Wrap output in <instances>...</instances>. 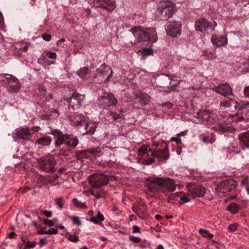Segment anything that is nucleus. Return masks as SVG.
Instances as JSON below:
<instances>
[{
    "mask_svg": "<svg viewBox=\"0 0 249 249\" xmlns=\"http://www.w3.org/2000/svg\"><path fill=\"white\" fill-rule=\"evenodd\" d=\"M145 185L151 192H161L167 196L169 193L176 190V185L174 180L168 178L156 177L149 178L145 181Z\"/></svg>",
    "mask_w": 249,
    "mask_h": 249,
    "instance_id": "1",
    "label": "nucleus"
},
{
    "mask_svg": "<svg viewBox=\"0 0 249 249\" xmlns=\"http://www.w3.org/2000/svg\"><path fill=\"white\" fill-rule=\"evenodd\" d=\"M51 133L56 138L55 145L56 147L65 144L69 148H74L78 144V138L72 135L63 134L58 129L52 130Z\"/></svg>",
    "mask_w": 249,
    "mask_h": 249,
    "instance_id": "2",
    "label": "nucleus"
},
{
    "mask_svg": "<svg viewBox=\"0 0 249 249\" xmlns=\"http://www.w3.org/2000/svg\"><path fill=\"white\" fill-rule=\"evenodd\" d=\"M174 9L172 3L162 1L158 6L156 15L160 20H167L172 17Z\"/></svg>",
    "mask_w": 249,
    "mask_h": 249,
    "instance_id": "3",
    "label": "nucleus"
},
{
    "mask_svg": "<svg viewBox=\"0 0 249 249\" xmlns=\"http://www.w3.org/2000/svg\"><path fill=\"white\" fill-rule=\"evenodd\" d=\"M39 168L46 173H53L55 171L56 161L54 157L49 155L41 158L38 160Z\"/></svg>",
    "mask_w": 249,
    "mask_h": 249,
    "instance_id": "4",
    "label": "nucleus"
},
{
    "mask_svg": "<svg viewBox=\"0 0 249 249\" xmlns=\"http://www.w3.org/2000/svg\"><path fill=\"white\" fill-rule=\"evenodd\" d=\"M130 32L139 42L147 41L148 38L145 36L147 34L149 33L153 35L154 36H155V29L153 28H144L140 26H138L132 28Z\"/></svg>",
    "mask_w": 249,
    "mask_h": 249,
    "instance_id": "5",
    "label": "nucleus"
},
{
    "mask_svg": "<svg viewBox=\"0 0 249 249\" xmlns=\"http://www.w3.org/2000/svg\"><path fill=\"white\" fill-rule=\"evenodd\" d=\"M100 105L103 108H107L111 106H116L118 103L117 99L111 92H104L99 99Z\"/></svg>",
    "mask_w": 249,
    "mask_h": 249,
    "instance_id": "6",
    "label": "nucleus"
},
{
    "mask_svg": "<svg viewBox=\"0 0 249 249\" xmlns=\"http://www.w3.org/2000/svg\"><path fill=\"white\" fill-rule=\"evenodd\" d=\"M84 99L85 95L74 92L71 97L66 98L65 101L68 104L69 109L74 110L80 108Z\"/></svg>",
    "mask_w": 249,
    "mask_h": 249,
    "instance_id": "7",
    "label": "nucleus"
},
{
    "mask_svg": "<svg viewBox=\"0 0 249 249\" xmlns=\"http://www.w3.org/2000/svg\"><path fill=\"white\" fill-rule=\"evenodd\" d=\"M108 181V177L104 174H93L89 178V182L91 185L95 188L106 185Z\"/></svg>",
    "mask_w": 249,
    "mask_h": 249,
    "instance_id": "8",
    "label": "nucleus"
},
{
    "mask_svg": "<svg viewBox=\"0 0 249 249\" xmlns=\"http://www.w3.org/2000/svg\"><path fill=\"white\" fill-rule=\"evenodd\" d=\"M160 147H156L152 149L149 148L151 151V155L156 158H161L166 160L169 158V152L168 146L166 143L160 144Z\"/></svg>",
    "mask_w": 249,
    "mask_h": 249,
    "instance_id": "9",
    "label": "nucleus"
},
{
    "mask_svg": "<svg viewBox=\"0 0 249 249\" xmlns=\"http://www.w3.org/2000/svg\"><path fill=\"white\" fill-rule=\"evenodd\" d=\"M195 26L196 31L203 32L209 28L213 30L217 23L215 21L210 22L206 18H200L196 21Z\"/></svg>",
    "mask_w": 249,
    "mask_h": 249,
    "instance_id": "10",
    "label": "nucleus"
},
{
    "mask_svg": "<svg viewBox=\"0 0 249 249\" xmlns=\"http://www.w3.org/2000/svg\"><path fill=\"white\" fill-rule=\"evenodd\" d=\"M166 32L170 36L177 37L181 34V24L177 21L168 22L167 23Z\"/></svg>",
    "mask_w": 249,
    "mask_h": 249,
    "instance_id": "11",
    "label": "nucleus"
},
{
    "mask_svg": "<svg viewBox=\"0 0 249 249\" xmlns=\"http://www.w3.org/2000/svg\"><path fill=\"white\" fill-rule=\"evenodd\" d=\"M35 97L38 100L47 102L53 98V95L47 92L45 87L42 85H39L35 91Z\"/></svg>",
    "mask_w": 249,
    "mask_h": 249,
    "instance_id": "12",
    "label": "nucleus"
},
{
    "mask_svg": "<svg viewBox=\"0 0 249 249\" xmlns=\"http://www.w3.org/2000/svg\"><path fill=\"white\" fill-rule=\"evenodd\" d=\"M96 77H101L103 81L107 82L109 80L112 76V71L108 66L102 64L100 67L96 70Z\"/></svg>",
    "mask_w": 249,
    "mask_h": 249,
    "instance_id": "13",
    "label": "nucleus"
},
{
    "mask_svg": "<svg viewBox=\"0 0 249 249\" xmlns=\"http://www.w3.org/2000/svg\"><path fill=\"white\" fill-rule=\"evenodd\" d=\"M237 186V182L232 179L224 180L218 187V191L225 194L234 190Z\"/></svg>",
    "mask_w": 249,
    "mask_h": 249,
    "instance_id": "14",
    "label": "nucleus"
},
{
    "mask_svg": "<svg viewBox=\"0 0 249 249\" xmlns=\"http://www.w3.org/2000/svg\"><path fill=\"white\" fill-rule=\"evenodd\" d=\"M94 4L96 7H100L112 12L116 7L115 0H95Z\"/></svg>",
    "mask_w": 249,
    "mask_h": 249,
    "instance_id": "15",
    "label": "nucleus"
},
{
    "mask_svg": "<svg viewBox=\"0 0 249 249\" xmlns=\"http://www.w3.org/2000/svg\"><path fill=\"white\" fill-rule=\"evenodd\" d=\"M132 210L141 218L145 219L147 218V208L144 203H140L138 205L134 204L132 207Z\"/></svg>",
    "mask_w": 249,
    "mask_h": 249,
    "instance_id": "16",
    "label": "nucleus"
},
{
    "mask_svg": "<svg viewBox=\"0 0 249 249\" xmlns=\"http://www.w3.org/2000/svg\"><path fill=\"white\" fill-rule=\"evenodd\" d=\"M213 90L224 96L232 95V89L231 86L227 84H221L217 87H214Z\"/></svg>",
    "mask_w": 249,
    "mask_h": 249,
    "instance_id": "17",
    "label": "nucleus"
},
{
    "mask_svg": "<svg viewBox=\"0 0 249 249\" xmlns=\"http://www.w3.org/2000/svg\"><path fill=\"white\" fill-rule=\"evenodd\" d=\"M188 190L194 197H202L205 194V189L201 186L193 185L189 188Z\"/></svg>",
    "mask_w": 249,
    "mask_h": 249,
    "instance_id": "18",
    "label": "nucleus"
},
{
    "mask_svg": "<svg viewBox=\"0 0 249 249\" xmlns=\"http://www.w3.org/2000/svg\"><path fill=\"white\" fill-rule=\"evenodd\" d=\"M211 40L212 43L217 47L225 46L228 43L227 36H224L213 35Z\"/></svg>",
    "mask_w": 249,
    "mask_h": 249,
    "instance_id": "19",
    "label": "nucleus"
},
{
    "mask_svg": "<svg viewBox=\"0 0 249 249\" xmlns=\"http://www.w3.org/2000/svg\"><path fill=\"white\" fill-rule=\"evenodd\" d=\"M198 117L201 118L204 123L210 125L213 123L214 118L211 116V113L208 111H200L197 113Z\"/></svg>",
    "mask_w": 249,
    "mask_h": 249,
    "instance_id": "20",
    "label": "nucleus"
},
{
    "mask_svg": "<svg viewBox=\"0 0 249 249\" xmlns=\"http://www.w3.org/2000/svg\"><path fill=\"white\" fill-rule=\"evenodd\" d=\"M85 117L82 114H75L70 118L71 124L72 125L81 126L86 124Z\"/></svg>",
    "mask_w": 249,
    "mask_h": 249,
    "instance_id": "21",
    "label": "nucleus"
},
{
    "mask_svg": "<svg viewBox=\"0 0 249 249\" xmlns=\"http://www.w3.org/2000/svg\"><path fill=\"white\" fill-rule=\"evenodd\" d=\"M33 133L29 127L22 128L17 132L18 138L28 140L32 137Z\"/></svg>",
    "mask_w": 249,
    "mask_h": 249,
    "instance_id": "22",
    "label": "nucleus"
},
{
    "mask_svg": "<svg viewBox=\"0 0 249 249\" xmlns=\"http://www.w3.org/2000/svg\"><path fill=\"white\" fill-rule=\"evenodd\" d=\"M8 85V90L10 92H18L21 87V84L18 79H17V81L11 82Z\"/></svg>",
    "mask_w": 249,
    "mask_h": 249,
    "instance_id": "23",
    "label": "nucleus"
},
{
    "mask_svg": "<svg viewBox=\"0 0 249 249\" xmlns=\"http://www.w3.org/2000/svg\"><path fill=\"white\" fill-rule=\"evenodd\" d=\"M239 139L243 145L249 147V131L239 134Z\"/></svg>",
    "mask_w": 249,
    "mask_h": 249,
    "instance_id": "24",
    "label": "nucleus"
},
{
    "mask_svg": "<svg viewBox=\"0 0 249 249\" xmlns=\"http://www.w3.org/2000/svg\"><path fill=\"white\" fill-rule=\"evenodd\" d=\"M175 197H178L180 198L179 203L181 205L185 203L188 202L190 201V199L187 196L183 195L180 192L172 194L170 196L171 198H173Z\"/></svg>",
    "mask_w": 249,
    "mask_h": 249,
    "instance_id": "25",
    "label": "nucleus"
},
{
    "mask_svg": "<svg viewBox=\"0 0 249 249\" xmlns=\"http://www.w3.org/2000/svg\"><path fill=\"white\" fill-rule=\"evenodd\" d=\"M139 102L142 106L147 105L150 101V96L146 94H141L139 97Z\"/></svg>",
    "mask_w": 249,
    "mask_h": 249,
    "instance_id": "26",
    "label": "nucleus"
},
{
    "mask_svg": "<svg viewBox=\"0 0 249 249\" xmlns=\"http://www.w3.org/2000/svg\"><path fill=\"white\" fill-rule=\"evenodd\" d=\"M150 148L145 146H142L139 148L138 150V155L139 157H144L149 156V153L151 154V151L149 150Z\"/></svg>",
    "mask_w": 249,
    "mask_h": 249,
    "instance_id": "27",
    "label": "nucleus"
},
{
    "mask_svg": "<svg viewBox=\"0 0 249 249\" xmlns=\"http://www.w3.org/2000/svg\"><path fill=\"white\" fill-rule=\"evenodd\" d=\"M240 209L239 206L235 203H231L227 207V210L232 214L237 213Z\"/></svg>",
    "mask_w": 249,
    "mask_h": 249,
    "instance_id": "28",
    "label": "nucleus"
},
{
    "mask_svg": "<svg viewBox=\"0 0 249 249\" xmlns=\"http://www.w3.org/2000/svg\"><path fill=\"white\" fill-rule=\"evenodd\" d=\"M235 108L239 110L249 109V102L243 101L240 102H236Z\"/></svg>",
    "mask_w": 249,
    "mask_h": 249,
    "instance_id": "29",
    "label": "nucleus"
},
{
    "mask_svg": "<svg viewBox=\"0 0 249 249\" xmlns=\"http://www.w3.org/2000/svg\"><path fill=\"white\" fill-rule=\"evenodd\" d=\"M52 142V139L49 137H43L36 141V143L43 146L49 145Z\"/></svg>",
    "mask_w": 249,
    "mask_h": 249,
    "instance_id": "30",
    "label": "nucleus"
},
{
    "mask_svg": "<svg viewBox=\"0 0 249 249\" xmlns=\"http://www.w3.org/2000/svg\"><path fill=\"white\" fill-rule=\"evenodd\" d=\"M85 130H86V133L92 135L96 128V125L94 124L91 123H86L85 124Z\"/></svg>",
    "mask_w": 249,
    "mask_h": 249,
    "instance_id": "31",
    "label": "nucleus"
},
{
    "mask_svg": "<svg viewBox=\"0 0 249 249\" xmlns=\"http://www.w3.org/2000/svg\"><path fill=\"white\" fill-rule=\"evenodd\" d=\"M76 157L78 160L87 159L89 157L88 150L84 151H78L76 153Z\"/></svg>",
    "mask_w": 249,
    "mask_h": 249,
    "instance_id": "32",
    "label": "nucleus"
},
{
    "mask_svg": "<svg viewBox=\"0 0 249 249\" xmlns=\"http://www.w3.org/2000/svg\"><path fill=\"white\" fill-rule=\"evenodd\" d=\"M200 86L196 87H190L187 89V93L191 97H194L196 94V91L200 89Z\"/></svg>",
    "mask_w": 249,
    "mask_h": 249,
    "instance_id": "33",
    "label": "nucleus"
},
{
    "mask_svg": "<svg viewBox=\"0 0 249 249\" xmlns=\"http://www.w3.org/2000/svg\"><path fill=\"white\" fill-rule=\"evenodd\" d=\"M104 217L103 215L99 212L96 216H92L91 218V221L94 223H98L99 221H102L104 220Z\"/></svg>",
    "mask_w": 249,
    "mask_h": 249,
    "instance_id": "34",
    "label": "nucleus"
},
{
    "mask_svg": "<svg viewBox=\"0 0 249 249\" xmlns=\"http://www.w3.org/2000/svg\"><path fill=\"white\" fill-rule=\"evenodd\" d=\"M138 53H141L143 56L152 55L153 53V51L152 49L145 48L141 50L138 51Z\"/></svg>",
    "mask_w": 249,
    "mask_h": 249,
    "instance_id": "35",
    "label": "nucleus"
},
{
    "mask_svg": "<svg viewBox=\"0 0 249 249\" xmlns=\"http://www.w3.org/2000/svg\"><path fill=\"white\" fill-rule=\"evenodd\" d=\"M19 44H18V42H16L13 44V53L18 56H21L22 53L19 49Z\"/></svg>",
    "mask_w": 249,
    "mask_h": 249,
    "instance_id": "36",
    "label": "nucleus"
},
{
    "mask_svg": "<svg viewBox=\"0 0 249 249\" xmlns=\"http://www.w3.org/2000/svg\"><path fill=\"white\" fill-rule=\"evenodd\" d=\"M18 44H19V49L21 53L23 52H26L27 51L30 43L28 42H18Z\"/></svg>",
    "mask_w": 249,
    "mask_h": 249,
    "instance_id": "37",
    "label": "nucleus"
},
{
    "mask_svg": "<svg viewBox=\"0 0 249 249\" xmlns=\"http://www.w3.org/2000/svg\"><path fill=\"white\" fill-rule=\"evenodd\" d=\"M72 203L74 206L78 208L86 209L87 207L85 203H83L81 201H79L77 198H73Z\"/></svg>",
    "mask_w": 249,
    "mask_h": 249,
    "instance_id": "38",
    "label": "nucleus"
},
{
    "mask_svg": "<svg viewBox=\"0 0 249 249\" xmlns=\"http://www.w3.org/2000/svg\"><path fill=\"white\" fill-rule=\"evenodd\" d=\"M199 233L204 237L208 238V239H211L213 237V234L210 233L208 230L201 229L199 230Z\"/></svg>",
    "mask_w": 249,
    "mask_h": 249,
    "instance_id": "39",
    "label": "nucleus"
},
{
    "mask_svg": "<svg viewBox=\"0 0 249 249\" xmlns=\"http://www.w3.org/2000/svg\"><path fill=\"white\" fill-rule=\"evenodd\" d=\"M89 68L88 67H84L81 68L77 72L78 75L82 79H84L86 75L89 73Z\"/></svg>",
    "mask_w": 249,
    "mask_h": 249,
    "instance_id": "40",
    "label": "nucleus"
},
{
    "mask_svg": "<svg viewBox=\"0 0 249 249\" xmlns=\"http://www.w3.org/2000/svg\"><path fill=\"white\" fill-rule=\"evenodd\" d=\"M3 77L6 79V80L8 82V85L11 82H14L15 81H17V78L15 76L9 74H4Z\"/></svg>",
    "mask_w": 249,
    "mask_h": 249,
    "instance_id": "41",
    "label": "nucleus"
},
{
    "mask_svg": "<svg viewBox=\"0 0 249 249\" xmlns=\"http://www.w3.org/2000/svg\"><path fill=\"white\" fill-rule=\"evenodd\" d=\"M108 116H111L112 118V119L115 121L121 119L123 118L124 116L122 113L118 114L114 112H110L108 113Z\"/></svg>",
    "mask_w": 249,
    "mask_h": 249,
    "instance_id": "42",
    "label": "nucleus"
},
{
    "mask_svg": "<svg viewBox=\"0 0 249 249\" xmlns=\"http://www.w3.org/2000/svg\"><path fill=\"white\" fill-rule=\"evenodd\" d=\"M102 149L99 147L93 148L92 149L88 150L89 154H91L93 156H96L98 154L100 153Z\"/></svg>",
    "mask_w": 249,
    "mask_h": 249,
    "instance_id": "43",
    "label": "nucleus"
},
{
    "mask_svg": "<svg viewBox=\"0 0 249 249\" xmlns=\"http://www.w3.org/2000/svg\"><path fill=\"white\" fill-rule=\"evenodd\" d=\"M147 38H148L147 41H150L151 42H155L157 41L158 36L155 31V36H153L151 34H147L145 35Z\"/></svg>",
    "mask_w": 249,
    "mask_h": 249,
    "instance_id": "44",
    "label": "nucleus"
},
{
    "mask_svg": "<svg viewBox=\"0 0 249 249\" xmlns=\"http://www.w3.org/2000/svg\"><path fill=\"white\" fill-rule=\"evenodd\" d=\"M90 193L94 196L97 199L100 198L102 197L103 194L102 193V191L101 190H99L98 191H96L94 189H91L89 191Z\"/></svg>",
    "mask_w": 249,
    "mask_h": 249,
    "instance_id": "45",
    "label": "nucleus"
},
{
    "mask_svg": "<svg viewBox=\"0 0 249 249\" xmlns=\"http://www.w3.org/2000/svg\"><path fill=\"white\" fill-rule=\"evenodd\" d=\"M55 202L56 205L57 206L58 208L60 210H61L64 206V202L63 199L62 197H60L59 198H57L55 199Z\"/></svg>",
    "mask_w": 249,
    "mask_h": 249,
    "instance_id": "46",
    "label": "nucleus"
},
{
    "mask_svg": "<svg viewBox=\"0 0 249 249\" xmlns=\"http://www.w3.org/2000/svg\"><path fill=\"white\" fill-rule=\"evenodd\" d=\"M47 183V180L46 179L42 177V176H39L37 179V184L38 185V186H42L44 185H45Z\"/></svg>",
    "mask_w": 249,
    "mask_h": 249,
    "instance_id": "47",
    "label": "nucleus"
},
{
    "mask_svg": "<svg viewBox=\"0 0 249 249\" xmlns=\"http://www.w3.org/2000/svg\"><path fill=\"white\" fill-rule=\"evenodd\" d=\"M221 107H228L231 106V100H223L220 103Z\"/></svg>",
    "mask_w": 249,
    "mask_h": 249,
    "instance_id": "48",
    "label": "nucleus"
},
{
    "mask_svg": "<svg viewBox=\"0 0 249 249\" xmlns=\"http://www.w3.org/2000/svg\"><path fill=\"white\" fill-rule=\"evenodd\" d=\"M238 224L237 223H234L231 224L228 227V230L230 232H233L236 231Z\"/></svg>",
    "mask_w": 249,
    "mask_h": 249,
    "instance_id": "49",
    "label": "nucleus"
},
{
    "mask_svg": "<svg viewBox=\"0 0 249 249\" xmlns=\"http://www.w3.org/2000/svg\"><path fill=\"white\" fill-rule=\"evenodd\" d=\"M160 106L162 107H166L169 109H171L173 107V104L171 102L168 101L166 103H164L161 104Z\"/></svg>",
    "mask_w": 249,
    "mask_h": 249,
    "instance_id": "50",
    "label": "nucleus"
},
{
    "mask_svg": "<svg viewBox=\"0 0 249 249\" xmlns=\"http://www.w3.org/2000/svg\"><path fill=\"white\" fill-rule=\"evenodd\" d=\"M243 116L242 115V114H236L232 117V120L235 121H241L243 120Z\"/></svg>",
    "mask_w": 249,
    "mask_h": 249,
    "instance_id": "51",
    "label": "nucleus"
},
{
    "mask_svg": "<svg viewBox=\"0 0 249 249\" xmlns=\"http://www.w3.org/2000/svg\"><path fill=\"white\" fill-rule=\"evenodd\" d=\"M71 220L74 224H76L77 226H80L81 225V221L78 217L73 216L71 217Z\"/></svg>",
    "mask_w": 249,
    "mask_h": 249,
    "instance_id": "52",
    "label": "nucleus"
},
{
    "mask_svg": "<svg viewBox=\"0 0 249 249\" xmlns=\"http://www.w3.org/2000/svg\"><path fill=\"white\" fill-rule=\"evenodd\" d=\"M243 70L246 71H249V59L243 63Z\"/></svg>",
    "mask_w": 249,
    "mask_h": 249,
    "instance_id": "53",
    "label": "nucleus"
},
{
    "mask_svg": "<svg viewBox=\"0 0 249 249\" xmlns=\"http://www.w3.org/2000/svg\"><path fill=\"white\" fill-rule=\"evenodd\" d=\"M47 234H54L58 233V230L57 229L51 228L48 231H46Z\"/></svg>",
    "mask_w": 249,
    "mask_h": 249,
    "instance_id": "54",
    "label": "nucleus"
},
{
    "mask_svg": "<svg viewBox=\"0 0 249 249\" xmlns=\"http://www.w3.org/2000/svg\"><path fill=\"white\" fill-rule=\"evenodd\" d=\"M69 240L72 242H77L78 241V237L74 235H71L69 237Z\"/></svg>",
    "mask_w": 249,
    "mask_h": 249,
    "instance_id": "55",
    "label": "nucleus"
},
{
    "mask_svg": "<svg viewBox=\"0 0 249 249\" xmlns=\"http://www.w3.org/2000/svg\"><path fill=\"white\" fill-rule=\"evenodd\" d=\"M155 161V160L152 158H150L147 159V160H144L142 162V163L146 165H150L154 163Z\"/></svg>",
    "mask_w": 249,
    "mask_h": 249,
    "instance_id": "56",
    "label": "nucleus"
},
{
    "mask_svg": "<svg viewBox=\"0 0 249 249\" xmlns=\"http://www.w3.org/2000/svg\"><path fill=\"white\" fill-rule=\"evenodd\" d=\"M42 37L44 40L49 41L51 39L52 36L50 34L44 33L42 35Z\"/></svg>",
    "mask_w": 249,
    "mask_h": 249,
    "instance_id": "57",
    "label": "nucleus"
},
{
    "mask_svg": "<svg viewBox=\"0 0 249 249\" xmlns=\"http://www.w3.org/2000/svg\"><path fill=\"white\" fill-rule=\"evenodd\" d=\"M129 239L130 241L134 243H139L141 241V239L139 237H135L131 235L129 236Z\"/></svg>",
    "mask_w": 249,
    "mask_h": 249,
    "instance_id": "58",
    "label": "nucleus"
},
{
    "mask_svg": "<svg viewBox=\"0 0 249 249\" xmlns=\"http://www.w3.org/2000/svg\"><path fill=\"white\" fill-rule=\"evenodd\" d=\"M31 190V188L28 187H21L18 189V192L19 193H24Z\"/></svg>",
    "mask_w": 249,
    "mask_h": 249,
    "instance_id": "59",
    "label": "nucleus"
},
{
    "mask_svg": "<svg viewBox=\"0 0 249 249\" xmlns=\"http://www.w3.org/2000/svg\"><path fill=\"white\" fill-rule=\"evenodd\" d=\"M47 56L51 59H55L56 57V54L55 53L49 52L47 53Z\"/></svg>",
    "mask_w": 249,
    "mask_h": 249,
    "instance_id": "60",
    "label": "nucleus"
},
{
    "mask_svg": "<svg viewBox=\"0 0 249 249\" xmlns=\"http://www.w3.org/2000/svg\"><path fill=\"white\" fill-rule=\"evenodd\" d=\"M4 19L2 13L0 12V29L4 28Z\"/></svg>",
    "mask_w": 249,
    "mask_h": 249,
    "instance_id": "61",
    "label": "nucleus"
},
{
    "mask_svg": "<svg viewBox=\"0 0 249 249\" xmlns=\"http://www.w3.org/2000/svg\"><path fill=\"white\" fill-rule=\"evenodd\" d=\"M44 223L46 225H48L49 226H53L54 225L53 222L52 220L48 219L44 220Z\"/></svg>",
    "mask_w": 249,
    "mask_h": 249,
    "instance_id": "62",
    "label": "nucleus"
},
{
    "mask_svg": "<svg viewBox=\"0 0 249 249\" xmlns=\"http://www.w3.org/2000/svg\"><path fill=\"white\" fill-rule=\"evenodd\" d=\"M42 213L47 217H51L52 216V212L50 211L44 210Z\"/></svg>",
    "mask_w": 249,
    "mask_h": 249,
    "instance_id": "63",
    "label": "nucleus"
},
{
    "mask_svg": "<svg viewBox=\"0 0 249 249\" xmlns=\"http://www.w3.org/2000/svg\"><path fill=\"white\" fill-rule=\"evenodd\" d=\"M244 94L246 97L249 98V86L244 89Z\"/></svg>",
    "mask_w": 249,
    "mask_h": 249,
    "instance_id": "64",
    "label": "nucleus"
}]
</instances>
